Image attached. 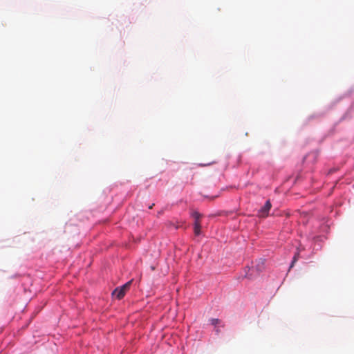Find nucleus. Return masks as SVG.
I'll return each mask as SVG.
<instances>
[{
    "instance_id": "7ed1b4c3",
    "label": "nucleus",
    "mask_w": 354,
    "mask_h": 354,
    "mask_svg": "<svg viewBox=\"0 0 354 354\" xmlns=\"http://www.w3.org/2000/svg\"><path fill=\"white\" fill-rule=\"evenodd\" d=\"M194 231L196 236H198L201 232V225L200 221L194 222Z\"/></svg>"
},
{
    "instance_id": "f03ea898",
    "label": "nucleus",
    "mask_w": 354,
    "mask_h": 354,
    "mask_svg": "<svg viewBox=\"0 0 354 354\" xmlns=\"http://www.w3.org/2000/svg\"><path fill=\"white\" fill-rule=\"evenodd\" d=\"M271 207H272V205H271L270 201H267L266 202L264 206L262 207L261 208V209L259 210L260 216H263V217L267 216Z\"/></svg>"
},
{
    "instance_id": "f257e3e1",
    "label": "nucleus",
    "mask_w": 354,
    "mask_h": 354,
    "mask_svg": "<svg viewBox=\"0 0 354 354\" xmlns=\"http://www.w3.org/2000/svg\"><path fill=\"white\" fill-rule=\"evenodd\" d=\"M131 283V281H129L121 287L115 288L113 292V295L117 299H121L124 296L127 290L129 289Z\"/></svg>"
},
{
    "instance_id": "20e7f679",
    "label": "nucleus",
    "mask_w": 354,
    "mask_h": 354,
    "mask_svg": "<svg viewBox=\"0 0 354 354\" xmlns=\"http://www.w3.org/2000/svg\"><path fill=\"white\" fill-rule=\"evenodd\" d=\"M192 217L194 218V222L200 221V218L201 217V214L198 212H194L192 214Z\"/></svg>"
},
{
    "instance_id": "0eeeda50",
    "label": "nucleus",
    "mask_w": 354,
    "mask_h": 354,
    "mask_svg": "<svg viewBox=\"0 0 354 354\" xmlns=\"http://www.w3.org/2000/svg\"><path fill=\"white\" fill-rule=\"evenodd\" d=\"M154 205V204H152L151 206H149V209H151L153 207V206Z\"/></svg>"
},
{
    "instance_id": "423d86ee",
    "label": "nucleus",
    "mask_w": 354,
    "mask_h": 354,
    "mask_svg": "<svg viewBox=\"0 0 354 354\" xmlns=\"http://www.w3.org/2000/svg\"><path fill=\"white\" fill-rule=\"evenodd\" d=\"M210 322L212 325H216L220 323V320L218 319H212Z\"/></svg>"
},
{
    "instance_id": "39448f33",
    "label": "nucleus",
    "mask_w": 354,
    "mask_h": 354,
    "mask_svg": "<svg viewBox=\"0 0 354 354\" xmlns=\"http://www.w3.org/2000/svg\"><path fill=\"white\" fill-rule=\"evenodd\" d=\"M299 252H297L295 254L294 257H293V259H292V263H291V265L290 266V268H292L294 264L297 261V260L299 259Z\"/></svg>"
}]
</instances>
